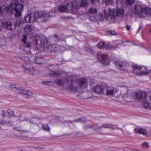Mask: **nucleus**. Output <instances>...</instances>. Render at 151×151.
Returning <instances> with one entry per match:
<instances>
[{
  "mask_svg": "<svg viewBox=\"0 0 151 151\" xmlns=\"http://www.w3.org/2000/svg\"><path fill=\"white\" fill-rule=\"evenodd\" d=\"M16 3H12L9 5L0 6V14L6 13H12L15 12L14 15L19 17L21 15V11L23 10L24 0H13Z\"/></svg>",
  "mask_w": 151,
  "mask_h": 151,
  "instance_id": "f257e3e1",
  "label": "nucleus"
},
{
  "mask_svg": "<svg viewBox=\"0 0 151 151\" xmlns=\"http://www.w3.org/2000/svg\"><path fill=\"white\" fill-rule=\"evenodd\" d=\"M8 85L10 88H12V91L14 92H17V93L24 95L26 98H29L32 96V92L29 90L27 91L24 88H17L14 85H12L10 83H9Z\"/></svg>",
  "mask_w": 151,
  "mask_h": 151,
  "instance_id": "f03ea898",
  "label": "nucleus"
},
{
  "mask_svg": "<svg viewBox=\"0 0 151 151\" xmlns=\"http://www.w3.org/2000/svg\"><path fill=\"white\" fill-rule=\"evenodd\" d=\"M104 14L106 16H108L111 19H114L116 18V15L122 16L124 13V11L123 9H118L116 10L114 9H111L110 8L109 9V12L107 13L106 10H104Z\"/></svg>",
  "mask_w": 151,
  "mask_h": 151,
  "instance_id": "7ed1b4c3",
  "label": "nucleus"
},
{
  "mask_svg": "<svg viewBox=\"0 0 151 151\" xmlns=\"http://www.w3.org/2000/svg\"><path fill=\"white\" fill-rule=\"evenodd\" d=\"M40 45L43 47L45 51L47 52L54 51L53 45H50L46 37L41 38L40 41Z\"/></svg>",
  "mask_w": 151,
  "mask_h": 151,
  "instance_id": "20e7f679",
  "label": "nucleus"
},
{
  "mask_svg": "<svg viewBox=\"0 0 151 151\" xmlns=\"http://www.w3.org/2000/svg\"><path fill=\"white\" fill-rule=\"evenodd\" d=\"M101 51H98L97 52V58L99 62L105 65H108L110 62L108 55L105 54L101 55Z\"/></svg>",
  "mask_w": 151,
  "mask_h": 151,
  "instance_id": "39448f33",
  "label": "nucleus"
},
{
  "mask_svg": "<svg viewBox=\"0 0 151 151\" xmlns=\"http://www.w3.org/2000/svg\"><path fill=\"white\" fill-rule=\"evenodd\" d=\"M143 8L142 5L136 4L132 7L133 12L136 14L140 15L143 12Z\"/></svg>",
  "mask_w": 151,
  "mask_h": 151,
  "instance_id": "423d86ee",
  "label": "nucleus"
},
{
  "mask_svg": "<svg viewBox=\"0 0 151 151\" xmlns=\"http://www.w3.org/2000/svg\"><path fill=\"white\" fill-rule=\"evenodd\" d=\"M20 24V23H19V24H17L15 23L14 24V26L13 27L10 22H6L2 23V26L4 28H6L9 30H11V29H15L17 25H19Z\"/></svg>",
  "mask_w": 151,
  "mask_h": 151,
  "instance_id": "0eeeda50",
  "label": "nucleus"
},
{
  "mask_svg": "<svg viewBox=\"0 0 151 151\" xmlns=\"http://www.w3.org/2000/svg\"><path fill=\"white\" fill-rule=\"evenodd\" d=\"M68 82V89L72 91L76 92L78 90L77 85L76 84L77 83L76 81H75L73 79L71 80V83Z\"/></svg>",
  "mask_w": 151,
  "mask_h": 151,
  "instance_id": "6e6552de",
  "label": "nucleus"
},
{
  "mask_svg": "<svg viewBox=\"0 0 151 151\" xmlns=\"http://www.w3.org/2000/svg\"><path fill=\"white\" fill-rule=\"evenodd\" d=\"M147 96V93L145 91H142L135 93L136 98L138 99H145Z\"/></svg>",
  "mask_w": 151,
  "mask_h": 151,
  "instance_id": "1a4fd4ad",
  "label": "nucleus"
},
{
  "mask_svg": "<svg viewBox=\"0 0 151 151\" xmlns=\"http://www.w3.org/2000/svg\"><path fill=\"white\" fill-rule=\"evenodd\" d=\"M94 91L96 93L101 94H104V88L101 85H97L93 88Z\"/></svg>",
  "mask_w": 151,
  "mask_h": 151,
  "instance_id": "9d476101",
  "label": "nucleus"
},
{
  "mask_svg": "<svg viewBox=\"0 0 151 151\" xmlns=\"http://www.w3.org/2000/svg\"><path fill=\"white\" fill-rule=\"evenodd\" d=\"M78 82L80 84V87L82 89L86 88L88 86L87 80L86 79L80 78Z\"/></svg>",
  "mask_w": 151,
  "mask_h": 151,
  "instance_id": "9b49d317",
  "label": "nucleus"
},
{
  "mask_svg": "<svg viewBox=\"0 0 151 151\" xmlns=\"http://www.w3.org/2000/svg\"><path fill=\"white\" fill-rule=\"evenodd\" d=\"M24 20L27 22L32 23L35 21V18L34 17L32 13L28 14L25 16Z\"/></svg>",
  "mask_w": 151,
  "mask_h": 151,
  "instance_id": "f8f14e48",
  "label": "nucleus"
},
{
  "mask_svg": "<svg viewBox=\"0 0 151 151\" xmlns=\"http://www.w3.org/2000/svg\"><path fill=\"white\" fill-rule=\"evenodd\" d=\"M114 64L116 66L120 68L122 70H124L125 68V66L123 65V62L120 61L118 60L114 62Z\"/></svg>",
  "mask_w": 151,
  "mask_h": 151,
  "instance_id": "ddd939ff",
  "label": "nucleus"
},
{
  "mask_svg": "<svg viewBox=\"0 0 151 151\" xmlns=\"http://www.w3.org/2000/svg\"><path fill=\"white\" fill-rule=\"evenodd\" d=\"M27 39V36L24 35H23V38L22 39V42L24 43L27 47H29L31 46V44L29 42H26Z\"/></svg>",
  "mask_w": 151,
  "mask_h": 151,
  "instance_id": "4468645a",
  "label": "nucleus"
},
{
  "mask_svg": "<svg viewBox=\"0 0 151 151\" xmlns=\"http://www.w3.org/2000/svg\"><path fill=\"white\" fill-rule=\"evenodd\" d=\"M33 15L34 17L35 18V20L37 18L41 17L43 15V14L42 11H38L34 12L33 13Z\"/></svg>",
  "mask_w": 151,
  "mask_h": 151,
  "instance_id": "2eb2a0df",
  "label": "nucleus"
},
{
  "mask_svg": "<svg viewBox=\"0 0 151 151\" xmlns=\"http://www.w3.org/2000/svg\"><path fill=\"white\" fill-rule=\"evenodd\" d=\"M24 29L25 32L29 34L33 31V27L31 25L28 24L25 26Z\"/></svg>",
  "mask_w": 151,
  "mask_h": 151,
  "instance_id": "dca6fc26",
  "label": "nucleus"
},
{
  "mask_svg": "<svg viewBox=\"0 0 151 151\" xmlns=\"http://www.w3.org/2000/svg\"><path fill=\"white\" fill-rule=\"evenodd\" d=\"M55 83L60 86H63L65 83V81L64 80L57 79L54 81Z\"/></svg>",
  "mask_w": 151,
  "mask_h": 151,
  "instance_id": "f3484780",
  "label": "nucleus"
},
{
  "mask_svg": "<svg viewBox=\"0 0 151 151\" xmlns=\"http://www.w3.org/2000/svg\"><path fill=\"white\" fill-rule=\"evenodd\" d=\"M137 132L139 134H142L144 135H147L146 129L142 127L139 128Z\"/></svg>",
  "mask_w": 151,
  "mask_h": 151,
  "instance_id": "a211bd4d",
  "label": "nucleus"
},
{
  "mask_svg": "<svg viewBox=\"0 0 151 151\" xmlns=\"http://www.w3.org/2000/svg\"><path fill=\"white\" fill-rule=\"evenodd\" d=\"M44 59L42 57H37L35 59V62L37 64H41L43 63V61Z\"/></svg>",
  "mask_w": 151,
  "mask_h": 151,
  "instance_id": "6ab92c4d",
  "label": "nucleus"
},
{
  "mask_svg": "<svg viewBox=\"0 0 151 151\" xmlns=\"http://www.w3.org/2000/svg\"><path fill=\"white\" fill-rule=\"evenodd\" d=\"M61 73L58 71H51L49 73V74L50 76H58L60 75Z\"/></svg>",
  "mask_w": 151,
  "mask_h": 151,
  "instance_id": "aec40b11",
  "label": "nucleus"
},
{
  "mask_svg": "<svg viewBox=\"0 0 151 151\" xmlns=\"http://www.w3.org/2000/svg\"><path fill=\"white\" fill-rule=\"evenodd\" d=\"M143 12L147 15H151V9L147 7H145L143 9Z\"/></svg>",
  "mask_w": 151,
  "mask_h": 151,
  "instance_id": "412c9836",
  "label": "nucleus"
},
{
  "mask_svg": "<svg viewBox=\"0 0 151 151\" xmlns=\"http://www.w3.org/2000/svg\"><path fill=\"white\" fill-rule=\"evenodd\" d=\"M14 111L10 109H9L7 110L6 115L9 117H11L14 115Z\"/></svg>",
  "mask_w": 151,
  "mask_h": 151,
  "instance_id": "4be33fe9",
  "label": "nucleus"
},
{
  "mask_svg": "<svg viewBox=\"0 0 151 151\" xmlns=\"http://www.w3.org/2000/svg\"><path fill=\"white\" fill-rule=\"evenodd\" d=\"M116 32L114 30H108L107 31L106 33V35L108 36L111 35H114L117 34Z\"/></svg>",
  "mask_w": 151,
  "mask_h": 151,
  "instance_id": "5701e85b",
  "label": "nucleus"
},
{
  "mask_svg": "<svg viewBox=\"0 0 151 151\" xmlns=\"http://www.w3.org/2000/svg\"><path fill=\"white\" fill-rule=\"evenodd\" d=\"M53 47H54V52H56L60 50V47L58 44H53Z\"/></svg>",
  "mask_w": 151,
  "mask_h": 151,
  "instance_id": "b1692460",
  "label": "nucleus"
},
{
  "mask_svg": "<svg viewBox=\"0 0 151 151\" xmlns=\"http://www.w3.org/2000/svg\"><path fill=\"white\" fill-rule=\"evenodd\" d=\"M68 9L67 6L64 5L60 6L58 8L60 11L62 12L66 11L68 10Z\"/></svg>",
  "mask_w": 151,
  "mask_h": 151,
  "instance_id": "393cba45",
  "label": "nucleus"
},
{
  "mask_svg": "<svg viewBox=\"0 0 151 151\" xmlns=\"http://www.w3.org/2000/svg\"><path fill=\"white\" fill-rule=\"evenodd\" d=\"M87 121V119L85 118H80L78 119H75L73 121L75 122H86Z\"/></svg>",
  "mask_w": 151,
  "mask_h": 151,
  "instance_id": "a878e982",
  "label": "nucleus"
},
{
  "mask_svg": "<svg viewBox=\"0 0 151 151\" xmlns=\"http://www.w3.org/2000/svg\"><path fill=\"white\" fill-rule=\"evenodd\" d=\"M31 65L30 64H23L22 65V67L26 70L28 71L30 68L31 67Z\"/></svg>",
  "mask_w": 151,
  "mask_h": 151,
  "instance_id": "bb28decb",
  "label": "nucleus"
},
{
  "mask_svg": "<svg viewBox=\"0 0 151 151\" xmlns=\"http://www.w3.org/2000/svg\"><path fill=\"white\" fill-rule=\"evenodd\" d=\"M151 73V69L147 70V71H145L139 72L137 74V75H142L143 74L145 75L147 74H150Z\"/></svg>",
  "mask_w": 151,
  "mask_h": 151,
  "instance_id": "cd10ccee",
  "label": "nucleus"
},
{
  "mask_svg": "<svg viewBox=\"0 0 151 151\" xmlns=\"http://www.w3.org/2000/svg\"><path fill=\"white\" fill-rule=\"evenodd\" d=\"M114 94V90H107L106 91V95L107 96H111Z\"/></svg>",
  "mask_w": 151,
  "mask_h": 151,
  "instance_id": "c85d7f7f",
  "label": "nucleus"
},
{
  "mask_svg": "<svg viewBox=\"0 0 151 151\" xmlns=\"http://www.w3.org/2000/svg\"><path fill=\"white\" fill-rule=\"evenodd\" d=\"M97 46L100 48H104L105 46V43L103 42H101L98 44Z\"/></svg>",
  "mask_w": 151,
  "mask_h": 151,
  "instance_id": "c756f323",
  "label": "nucleus"
},
{
  "mask_svg": "<svg viewBox=\"0 0 151 151\" xmlns=\"http://www.w3.org/2000/svg\"><path fill=\"white\" fill-rule=\"evenodd\" d=\"M132 67L134 68L135 70L138 69L139 70H142L143 67H141L140 66L137 65V64H134L132 65Z\"/></svg>",
  "mask_w": 151,
  "mask_h": 151,
  "instance_id": "7c9ffc66",
  "label": "nucleus"
},
{
  "mask_svg": "<svg viewBox=\"0 0 151 151\" xmlns=\"http://www.w3.org/2000/svg\"><path fill=\"white\" fill-rule=\"evenodd\" d=\"M88 5L86 0H82L81 2L80 5L81 6L85 7Z\"/></svg>",
  "mask_w": 151,
  "mask_h": 151,
  "instance_id": "2f4dec72",
  "label": "nucleus"
},
{
  "mask_svg": "<svg viewBox=\"0 0 151 151\" xmlns=\"http://www.w3.org/2000/svg\"><path fill=\"white\" fill-rule=\"evenodd\" d=\"M134 2V0H126V3L127 5H132Z\"/></svg>",
  "mask_w": 151,
  "mask_h": 151,
  "instance_id": "473e14b6",
  "label": "nucleus"
},
{
  "mask_svg": "<svg viewBox=\"0 0 151 151\" xmlns=\"http://www.w3.org/2000/svg\"><path fill=\"white\" fill-rule=\"evenodd\" d=\"M38 119L36 118H33L30 120V122L31 123L36 124L38 121Z\"/></svg>",
  "mask_w": 151,
  "mask_h": 151,
  "instance_id": "72a5a7b5",
  "label": "nucleus"
},
{
  "mask_svg": "<svg viewBox=\"0 0 151 151\" xmlns=\"http://www.w3.org/2000/svg\"><path fill=\"white\" fill-rule=\"evenodd\" d=\"M54 39L56 42H58L61 40H62L61 38L59 37L58 35L57 34H55L54 37Z\"/></svg>",
  "mask_w": 151,
  "mask_h": 151,
  "instance_id": "f704fd0d",
  "label": "nucleus"
},
{
  "mask_svg": "<svg viewBox=\"0 0 151 151\" xmlns=\"http://www.w3.org/2000/svg\"><path fill=\"white\" fill-rule=\"evenodd\" d=\"M74 8L73 3L72 2H70L69 3L68 5V9L70 10H73Z\"/></svg>",
  "mask_w": 151,
  "mask_h": 151,
  "instance_id": "c9c22d12",
  "label": "nucleus"
},
{
  "mask_svg": "<svg viewBox=\"0 0 151 151\" xmlns=\"http://www.w3.org/2000/svg\"><path fill=\"white\" fill-rule=\"evenodd\" d=\"M97 12V10L96 8H90L89 9L90 13L93 14Z\"/></svg>",
  "mask_w": 151,
  "mask_h": 151,
  "instance_id": "e433bc0d",
  "label": "nucleus"
},
{
  "mask_svg": "<svg viewBox=\"0 0 151 151\" xmlns=\"http://www.w3.org/2000/svg\"><path fill=\"white\" fill-rule=\"evenodd\" d=\"M42 128L44 130L46 131H49L50 130V128L49 127V126L45 124L42 126Z\"/></svg>",
  "mask_w": 151,
  "mask_h": 151,
  "instance_id": "4c0bfd02",
  "label": "nucleus"
},
{
  "mask_svg": "<svg viewBox=\"0 0 151 151\" xmlns=\"http://www.w3.org/2000/svg\"><path fill=\"white\" fill-rule=\"evenodd\" d=\"M21 59L22 60L26 62H28L29 60V58L27 56H22L21 58Z\"/></svg>",
  "mask_w": 151,
  "mask_h": 151,
  "instance_id": "58836bf2",
  "label": "nucleus"
},
{
  "mask_svg": "<svg viewBox=\"0 0 151 151\" xmlns=\"http://www.w3.org/2000/svg\"><path fill=\"white\" fill-rule=\"evenodd\" d=\"M35 70L33 68H29V69L28 70V72H29L30 73L32 74H34V73Z\"/></svg>",
  "mask_w": 151,
  "mask_h": 151,
  "instance_id": "ea45409f",
  "label": "nucleus"
},
{
  "mask_svg": "<svg viewBox=\"0 0 151 151\" xmlns=\"http://www.w3.org/2000/svg\"><path fill=\"white\" fill-rule=\"evenodd\" d=\"M144 148H147L149 147L148 144L147 142H145L141 145Z\"/></svg>",
  "mask_w": 151,
  "mask_h": 151,
  "instance_id": "a19ab883",
  "label": "nucleus"
},
{
  "mask_svg": "<svg viewBox=\"0 0 151 151\" xmlns=\"http://www.w3.org/2000/svg\"><path fill=\"white\" fill-rule=\"evenodd\" d=\"M101 127H103L104 128H111V127H108V126H105L104 125H102L99 126L98 127H97L95 129H94V130H95V129H100Z\"/></svg>",
  "mask_w": 151,
  "mask_h": 151,
  "instance_id": "79ce46f5",
  "label": "nucleus"
},
{
  "mask_svg": "<svg viewBox=\"0 0 151 151\" xmlns=\"http://www.w3.org/2000/svg\"><path fill=\"white\" fill-rule=\"evenodd\" d=\"M9 120L5 121L3 119L2 120L0 121V124H6L7 123H9Z\"/></svg>",
  "mask_w": 151,
  "mask_h": 151,
  "instance_id": "37998d69",
  "label": "nucleus"
},
{
  "mask_svg": "<svg viewBox=\"0 0 151 151\" xmlns=\"http://www.w3.org/2000/svg\"><path fill=\"white\" fill-rule=\"evenodd\" d=\"M143 105L144 107L146 108H147L149 106V104L147 102H144Z\"/></svg>",
  "mask_w": 151,
  "mask_h": 151,
  "instance_id": "c03bdc74",
  "label": "nucleus"
},
{
  "mask_svg": "<svg viewBox=\"0 0 151 151\" xmlns=\"http://www.w3.org/2000/svg\"><path fill=\"white\" fill-rule=\"evenodd\" d=\"M51 82V81H43L42 82V83L43 84H46L47 85H49V83L50 82Z\"/></svg>",
  "mask_w": 151,
  "mask_h": 151,
  "instance_id": "a18cd8bd",
  "label": "nucleus"
},
{
  "mask_svg": "<svg viewBox=\"0 0 151 151\" xmlns=\"http://www.w3.org/2000/svg\"><path fill=\"white\" fill-rule=\"evenodd\" d=\"M142 24L141 23L140 24L139 27V29L137 30V33H138L139 32V31L140 30L142 29Z\"/></svg>",
  "mask_w": 151,
  "mask_h": 151,
  "instance_id": "49530a36",
  "label": "nucleus"
},
{
  "mask_svg": "<svg viewBox=\"0 0 151 151\" xmlns=\"http://www.w3.org/2000/svg\"><path fill=\"white\" fill-rule=\"evenodd\" d=\"M35 45L36 47H37L38 45H39V44H38V40L37 39L35 38Z\"/></svg>",
  "mask_w": 151,
  "mask_h": 151,
  "instance_id": "de8ad7c7",
  "label": "nucleus"
},
{
  "mask_svg": "<svg viewBox=\"0 0 151 151\" xmlns=\"http://www.w3.org/2000/svg\"><path fill=\"white\" fill-rule=\"evenodd\" d=\"M86 128H92L93 127V126L92 125H87L86 126Z\"/></svg>",
  "mask_w": 151,
  "mask_h": 151,
  "instance_id": "09e8293b",
  "label": "nucleus"
},
{
  "mask_svg": "<svg viewBox=\"0 0 151 151\" xmlns=\"http://www.w3.org/2000/svg\"><path fill=\"white\" fill-rule=\"evenodd\" d=\"M126 27L127 30L129 31L130 29L131 26L129 25H126Z\"/></svg>",
  "mask_w": 151,
  "mask_h": 151,
  "instance_id": "8fccbe9b",
  "label": "nucleus"
},
{
  "mask_svg": "<svg viewBox=\"0 0 151 151\" xmlns=\"http://www.w3.org/2000/svg\"><path fill=\"white\" fill-rule=\"evenodd\" d=\"M2 111H3V113H2V114H1L2 116L3 117H4L6 116V115L5 114L4 111V110H2Z\"/></svg>",
  "mask_w": 151,
  "mask_h": 151,
  "instance_id": "3c124183",
  "label": "nucleus"
},
{
  "mask_svg": "<svg viewBox=\"0 0 151 151\" xmlns=\"http://www.w3.org/2000/svg\"><path fill=\"white\" fill-rule=\"evenodd\" d=\"M96 1H99L98 0H90L91 2L93 4H94L95 3Z\"/></svg>",
  "mask_w": 151,
  "mask_h": 151,
  "instance_id": "603ef678",
  "label": "nucleus"
},
{
  "mask_svg": "<svg viewBox=\"0 0 151 151\" xmlns=\"http://www.w3.org/2000/svg\"><path fill=\"white\" fill-rule=\"evenodd\" d=\"M146 49L147 51L150 52L151 53V48H150V47H149L147 48H146Z\"/></svg>",
  "mask_w": 151,
  "mask_h": 151,
  "instance_id": "864d4df0",
  "label": "nucleus"
},
{
  "mask_svg": "<svg viewBox=\"0 0 151 151\" xmlns=\"http://www.w3.org/2000/svg\"><path fill=\"white\" fill-rule=\"evenodd\" d=\"M143 70H144L143 71H147V70H147V68L146 67H145L144 69H143Z\"/></svg>",
  "mask_w": 151,
  "mask_h": 151,
  "instance_id": "5fc2aeb1",
  "label": "nucleus"
},
{
  "mask_svg": "<svg viewBox=\"0 0 151 151\" xmlns=\"http://www.w3.org/2000/svg\"><path fill=\"white\" fill-rule=\"evenodd\" d=\"M149 32L150 33H151V29H149Z\"/></svg>",
  "mask_w": 151,
  "mask_h": 151,
  "instance_id": "6e6d98bb",
  "label": "nucleus"
},
{
  "mask_svg": "<svg viewBox=\"0 0 151 151\" xmlns=\"http://www.w3.org/2000/svg\"><path fill=\"white\" fill-rule=\"evenodd\" d=\"M134 131L136 132L137 131V129H134Z\"/></svg>",
  "mask_w": 151,
  "mask_h": 151,
  "instance_id": "4d7b16f0",
  "label": "nucleus"
},
{
  "mask_svg": "<svg viewBox=\"0 0 151 151\" xmlns=\"http://www.w3.org/2000/svg\"><path fill=\"white\" fill-rule=\"evenodd\" d=\"M2 129L1 128V127H0V130H1Z\"/></svg>",
  "mask_w": 151,
  "mask_h": 151,
  "instance_id": "13d9d810",
  "label": "nucleus"
},
{
  "mask_svg": "<svg viewBox=\"0 0 151 151\" xmlns=\"http://www.w3.org/2000/svg\"><path fill=\"white\" fill-rule=\"evenodd\" d=\"M52 65H50V68L52 66Z\"/></svg>",
  "mask_w": 151,
  "mask_h": 151,
  "instance_id": "bf43d9fd",
  "label": "nucleus"
},
{
  "mask_svg": "<svg viewBox=\"0 0 151 151\" xmlns=\"http://www.w3.org/2000/svg\"><path fill=\"white\" fill-rule=\"evenodd\" d=\"M1 69V68L0 67V70Z\"/></svg>",
  "mask_w": 151,
  "mask_h": 151,
  "instance_id": "052dcab7",
  "label": "nucleus"
},
{
  "mask_svg": "<svg viewBox=\"0 0 151 151\" xmlns=\"http://www.w3.org/2000/svg\"><path fill=\"white\" fill-rule=\"evenodd\" d=\"M67 122L66 121H65L64 122H63V123H64L65 122Z\"/></svg>",
  "mask_w": 151,
  "mask_h": 151,
  "instance_id": "680f3d73",
  "label": "nucleus"
},
{
  "mask_svg": "<svg viewBox=\"0 0 151 151\" xmlns=\"http://www.w3.org/2000/svg\"><path fill=\"white\" fill-rule=\"evenodd\" d=\"M68 122H70V121H68Z\"/></svg>",
  "mask_w": 151,
  "mask_h": 151,
  "instance_id": "e2e57ef3",
  "label": "nucleus"
},
{
  "mask_svg": "<svg viewBox=\"0 0 151 151\" xmlns=\"http://www.w3.org/2000/svg\"><path fill=\"white\" fill-rule=\"evenodd\" d=\"M59 1H61V0H59Z\"/></svg>",
  "mask_w": 151,
  "mask_h": 151,
  "instance_id": "0e129e2a",
  "label": "nucleus"
},
{
  "mask_svg": "<svg viewBox=\"0 0 151 151\" xmlns=\"http://www.w3.org/2000/svg\"><path fill=\"white\" fill-rule=\"evenodd\" d=\"M150 45L151 46V44H150Z\"/></svg>",
  "mask_w": 151,
  "mask_h": 151,
  "instance_id": "69168bd1",
  "label": "nucleus"
},
{
  "mask_svg": "<svg viewBox=\"0 0 151 151\" xmlns=\"http://www.w3.org/2000/svg\"><path fill=\"white\" fill-rule=\"evenodd\" d=\"M63 1H65V0H63Z\"/></svg>",
  "mask_w": 151,
  "mask_h": 151,
  "instance_id": "338daca9",
  "label": "nucleus"
}]
</instances>
